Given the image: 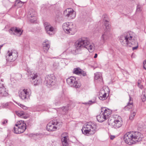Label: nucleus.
<instances>
[{"instance_id": "obj_21", "label": "nucleus", "mask_w": 146, "mask_h": 146, "mask_svg": "<svg viewBox=\"0 0 146 146\" xmlns=\"http://www.w3.org/2000/svg\"><path fill=\"white\" fill-rule=\"evenodd\" d=\"M73 72L74 74L80 76H84L86 75V72L81 69L79 68H74L73 70Z\"/></svg>"}, {"instance_id": "obj_6", "label": "nucleus", "mask_w": 146, "mask_h": 146, "mask_svg": "<svg viewBox=\"0 0 146 146\" xmlns=\"http://www.w3.org/2000/svg\"><path fill=\"white\" fill-rule=\"evenodd\" d=\"M108 123L111 127L116 129L122 126V120L120 116L116 115L115 118L109 119L108 120Z\"/></svg>"}, {"instance_id": "obj_23", "label": "nucleus", "mask_w": 146, "mask_h": 146, "mask_svg": "<svg viewBox=\"0 0 146 146\" xmlns=\"http://www.w3.org/2000/svg\"><path fill=\"white\" fill-rule=\"evenodd\" d=\"M129 101L127 104V105L125 106L124 108V109L125 110H129L130 109L132 108L133 106V102L132 99L130 96H129Z\"/></svg>"}, {"instance_id": "obj_25", "label": "nucleus", "mask_w": 146, "mask_h": 146, "mask_svg": "<svg viewBox=\"0 0 146 146\" xmlns=\"http://www.w3.org/2000/svg\"><path fill=\"white\" fill-rule=\"evenodd\" d=\"M106 94L103 90H101L99 93V98L101 100H104L106 98Z\"/></svg>"}, {"instance_id": "obj_20", "label": "nucleus", "mask_w": 146, "mask_h": 146, "mask_svg": "<svg viewBox=\"0 0 146 146\" xmlns=\"http://www.w3.org/2000/svg\"><path fill=\"white\" fill-rule=\"evenodd\" d=\"M36 13L35 12H29L28 13V17L31 23L34 22L36 20Z\"/></svg>"}, {"instance_id": "obj_9", "label": "nucleus", "mask_w": 146, "mask_h": 146, "mask_svg": "<svg viewBox=\"0 0 146 146\" xmlns=\"http://www.w3.org/2000/svg\"><path fill=\"white\" fill-rule=\"evenodd\" d=\"M31 94V90L29 88L21 89L19 92V95L20 98L25 101L29 99Z\"/></svg>"}, {"instance_id": "obj_47", "label": "nucleus", "mask_w": 146, "mask_h": 146, "mask_svg": "<svg viewBox=\"0 0 146 146\" xmlns=\"http://www.w3.org/2000/svg\"><path fill=\"white\" fill-rule=\"evenodd\" d=\"M20 104H18V105H20Z\"/></svg>"}, {"instance_id": "obj_29", "label": "nucleus", "mask_w": 146, "mask_h": 146, "mask_svg": "<svg viewBox=\"0 0 146 146\" xmlns=\"http://www.w3.org/2000/svg\"><path fill=\"white\" fill-rule=\"evenodd\" d=\"M16 114L18 116L21 117L25 118L24 113L23 111H16Z\"/></svg>"}, {"instance_id": "obj_7", "label": "nucleus", "mask_w": 146, "mask_h": 146, "mask_svg": "<svg viewBox=\"0 0 146 146\" xmlns=\"http://www.w3.org/2000/svg\"><path fill=\"white\" fill-rule=\"evenodd\" d=\"M63 29L67 34L73 35L76 31L75 25L72 23L67 22L64 23L62 25Z\"/></svg>"}, {"instance_id": "obj_5", "label": "nucleus", "mask_w": 146, "mask_h": 146, "mask_svg": "<svg viewBox=\"0 0 146 146\" xmlns=\"http://www.w3.org/2000/svg\"><path fill=\"white\" fill-rule=\"evenodd\" d=\"M106 16H107L105 15H103V17H104V20L105 21L104 24L106 29L105 30V31L103 33L101 37V40L103 43H104L106 40L109 38L110 34L109 30L110 25L109 24L108 20L106 19Z\"/></svg>"}, {"instance_id": "obj_28", "label": "nucleus", "mask_w": 146, "mask_h": 146, "mask_svg": "<svg viewBox=\"0 0 146 146\" xmlns=\"http://www.w3.org/2000/svg\"><path fill=\"white\" fill-rule=\"evenodd\" d=\"M94 79L95 80H98L100 79L99 80H102V74L100 72H96L95 74Z\"/></svg>"}, {"instance_id": "obj_44", "label": "nucleus", "mask_w": 146, "mask_h": 146, "mask_svg": "<svg viewBox=\"0 0 146 146\" xmlns=\"http://www.w3.org/2000/svg\"><path fill=\"white\" fill-rule=\"evenodd\" d=\"M3 44L2 45H0V47L1 48L2 47H3Z\"/></svg>"}, {"instance_id": "obj_34", "label": "nucleus", "mask_w": 146, "mask_h": 146, "mask_svg": "<svg viewBox=\"0 0 146 146\" xmlns=\"http://www.w3.org/2000/svg\"><path fill=\"white\" fill-rule=\"evenodd\" d=\"M141 10V6L139 5H137V7L136 11H139Z\"/></svg>"}, {"instance_id": "obj_46", "label": "nucleus", "mask_w": 146, "mask_h": 146, "mask_svg": "<svg viewBox=\"0 0 146 146\" xmlns=\"http://www.w3.org/2000/svg\"><path fill=\"white\" fill-rule=\"evenodd\" d=\"M64 59L65 60H66V59Z\"/></svg>"}, {"instance_id": "obj_42", "label": "nucleus", "mask_w": 146, "mask_h": 146, "mask_svg": "<svg viewBox=\"0 0 146 146\" xmlns=\"http://www.w3.org/2000/svg\"><path fill=\"white\" fill-rule=\"evenodd\" d=\"M115 136L113 135H111L110 136V138L111 139L113 140L114 139V138H115Z\"/></svg>"}, {"instance_id": "obj_30", "label": "nucleus", "mask_w": 146, "mask_h": 146, "mask_svg": "<svg viewBox=\"0 0 146 146\" xmlns=\"http://www.w3.org/2000/svg\"><path fill=\"white\" fill-rule=\"evenodd\" d=\"M137 111L135 110V111H132L129 116V119L131 120L133 119Z\"/></svg>"}, {"instance_id": "obj_4", "label": "nucleus", "mask_w": 146, "mask_h": 146, "mask_svg": "<svg viewBox=\"0 0 146 146\" xmlns=\"http://www.w3.org/2000/svg\"><path fill=\"white\" fill-rule=\"evenodd\" d=\"M97 125L95 123L89 122L84 125L82 131L83 134L88 135L94 134L97 129Z\"/></svg>"}, {"instance_id": "obj_3", "label": "nucleus", "mask_w": 146, "mask_h": 146, "mask_svg": "<svg viewBox=\"0 0 146 146\" xmlns=\"http://www.w3.org/2000/svg\"><path fill=\"white\" fill-rule=\"evenodd\" d=\"M143 137V135L139 132L131 131L125 134L123 139L126 143L130 145L141 141Z\"/></svg>"}, {"instance_id": "obj_41", "label": "nucleus", "mask_w": 146, "mask_h": 146, "mask_svg": "<svg viewBox=\"0 0 146 146\" xmlns=\"http://www.w3.org/2000/svg\"><path fill=\"white\" fill-rule=\"evenodd\" d=\"M3 106H4V107H6V106H8L9 105V103H5V104H3Z\"/></svg>"}, {"instance_id": "obj_16", "label": "nucleus", "mask_w": 146, "mask_h": 146, "mask_svg": "<svg viewBox=\"0 0 146 146\" xmlns=\"http://www.w3.org/2000/svg\"><path fill=\"white\" fill-rule=\"evenodd\" d=\"M9 33L12 35H15L19 36L21 35L23 31L19 28L16 27H11L9 30Z\"/></svg>"}, {"instance_id": "obj_11", "label": "nucleus", "mask_w": 146, "mask_h": 146, "mask_svg": "<svg viewBox=\"0 0 146 146\" xmlns=\"http://www.w3.org/2000/svg\"><path fill=\"white\" fill-rule=\"evenodd\" d=\"M18 56V53L17 50H12L11 51H8L6 56L7 61L10 62L15 60Z\"/></svg>"}, {"instance_id": "obj_38", "label": "nucleus", "mask_w": 146, "mask_h": 146, "mask_svg": "<svg viewBox=\"0 0 146 146\" xmlns=\"http://www.w3.org/2000/svg\"><path fill=\"white\" fill-rule=\"evenodd\" d=\"M143 67L146 70V60L143 62Z\"/></svg>"}, {"instance_id": "obj_36", "label": "nucleus", "mask_w": 146, "mask_h": 146, "mask_svg": "<svg viewBox=\"0 0 146 146\" xmlns=\"http://www.w3.org/2000/svg\"><path fill=\"white\" fill-rule=\"evenodd\" d=\"M8 121V120H7L5 119L3 121L1 122V124L3 125H6Z\"/></svg>"}, {"instance_id": "obj_31", "label": "nucleus", "mask_w": 146, "mask_h": 146, "mask_svg": "<svg viewBox=\"0 0 146 146\" xmlns=\"http://www.w3.org/2000/svg\"><path fill=\"white\" fill-rule=\"evenodd\" d=\"M68 106H63L61 108L63 114H65L67 112L68 110Z\"/></svg>"}, {"instance_id": "obj_17", "label": "nucleus", "mask_w": 146, "mask_h": 146, "mask_svg": "<svg viewBox=\"0 0 146 146\" xmlns=\"http://www.w3.org/2000/svg\"><path fill=\"white\" fill-rule=\"evenodd\" d=\"M65 98L64 94L63 92H61L58 94V96L56 98L54 103L56 105H59Z\"/></svg>"}, {"instance_id": "obj_22", "label": "nucleus", "mask_w": 146, "mask_h": 146, "mask_svg": "<svg viewBox=\"0 0 146 146\" xmlns=\"http://www.w3.org/2000/svg\"><path fill=\"white\" fill-rule=\"evenodd\" d=\"M50 42L47 40H45L42 43V46L44 51L46 53L50 48Z\"/></svg>"}, {"instance_id": "obj_35", "label": "nucleus", "mask_w": 146, "mask_h": 146, "mask_svg": "<svg viewBox=\"0 0 146 146\" xmlns=\"http://www.w3.org/2000/svg\"><path fill=\"white\" fill-rule=\"evenodd\" d=\"M141 99L142 101L143 102H144L146 100V96L142 95V96H141Z\"/></svg>"}, {"instance_id": "obj_1", "label": "nucleus", "mask_w": 146, "mask_h": 146, "mask_svg": "<svg viewBox=\"0 0 146 146\" xmlns=\"http://www.w3.org/2000/svg\"><path fill=\"white\" fill-rule=\"evenodd\" d=\"M135 34L131 31L126 32L121 35L119 37V40L121 44L123 46H132V50L137 49L138 46V42L135 38Z\"/></svg>"}, {"instance_id": "obj_10", "label": "nucleus", "mask_w": 146, "mask_h": 146, "mask_svg": "<svg viewBox=\"0 0 146 146\" xmlns=\"http://www.w3.org/2000/svg\"><path fill=\"white\" fill-rule=\"evenodd\" d=\"M26 129V124L24 121H22L17 122L14 128V133L16 134L23 133Z\"/></svg>"}, {"instance_id": "obj_8", "label": "nucleus", "mask_w": 146, "mask_h": 146, "mask_svg": "<svg viewBox=\"0 0 146 146\" xmlns=\"http://www.w3.org/2000/svg\"><path fill=\"white\" fill-rule=\"evenodd\" d=\"M62 123L56 119H54L50 121L47 125L46 128L48 131H55L58 128H59Z\"/></svg>"}, {"instance_id": "obj_15", "label": "nucleus", "mask_w": 146, "mask_h": 146, "mask_svg": "<svg viewBox=\"0 0 146 146\" xmlns=\"http://www.w3.org/2000/svg\"><path fill=\"white\" fill-rule=\"evenodd\" d=\"M64 15L70 19H74L76 16L75 12L72 9L68 8L65 10L64 12Z\"/></svg>"}, {"instance_id": "obj_19", "label": "nucleus", "mask_w": 146, "mask_h": 146, "mask_svg": "<svg viewBox=\"0 0 146 146\" xmlns=\"http://www.w3.org/2000/svg\"><path fill=\"white\" fill-rule=\"evenodd\" d=\"M8 90L3 84H0V94L2 96H7L8 95Z\"/></svg>"}, {"instance_id": "obj_40", "label": "nucleus", "mask_w": 146, "mask_h": 146, "mask_svg": "<svg viewBox=\"0 0 146 146\" xmlns=\"http://www.w3.org/2000/svg\"><path fill=\"white\" fill-rule=\"evenodd\" d=\"M142 95L146 96V89H144L142 92Z\"/></svg>"}, {"instance_id": "obj_13", "label": "nucleus", "mask_w": 146, "mask_h": 146, "mask_svg": "<svg viewBox=\"0 0 146 146\" xmlns=\"http://www.w3.org/2000/svg\"><path fill=\"white\" fill-rule=\"evenodd\" d=\"M55 79V77L53 74L48 75L45 77L44 82L47 86L50 87L54 85Z\"/></svg>"}, {"instance_id": "obj_37", "label": "nucleus", "mask_w": 146, "mask_h": 146, "mask_svg": "<svg viewBox=\"0 0 146 146\" xmlns=\"http://www.w3.org/2000/svg\"><path fill=\"white\" fill-rule=\"evenodd\" d=\"M94 102H92V101L90 100L88 102H86V103H83V104H85V105H90L92 103H94Z\"/></svg>"}, {"instance_id": "obj_24", "label": "nucleus", "mask_w": 146, "mask_h": 146, "mask_svg": "<svg viewBox=\"0 0 146 146\" xmlns=\"http://www.w3.org/2000/svg\"><path fill=\"white\" fill-rule=\"evenodd\" d=\"M64 133L62 135V138L61 139V141L63 146H68V144L67 141L68 137V136H63L64 135Z\"/></svg>"}, {"instance_id": "obj_33", "label": "nucleus", "mask_w": 146, "mask_h": 146, "mask_svg": "<svg viewBox=\"0 0 146 146\" xmlns=\"http://www.w3.org/2000/svg\"><path fill=\"white\" fill-rule=\"evenodd\" d=\"M15 1L16 3H15V5H17V4H19L20 5V7L22 6L24 3V2H22L20 0H16Z\"/></svg>"}, {"instance_id": "obj_14", "label": "nucleus", "mask_w": 146, "mask_h": 146, "mask_svg": "<svg viewBox=\"0 0 146 146\" xmlns=\"http://www.w3.org/2000/svg\"><path fill=\"white\" fill-rule=\"evenodd\" d=\"M44 25L47 34L52 35L55 33L56 29L52 26L49 23L45 22L44 23Z\"/></svg>"}, {"instance_id": "obj_43", "label": "nucleus", "mask_w": 146, "mask_h": 146, "mask_svg": "<svg viewBox=\"0 0 146 146\" xmlns=\"http://www.w3.org/2000/svg\"><path fill=\"white\" fill-rule=\"evenodd\" d=\"M97 56H98V54H95V55L94 56V58H96L97 57Z\"/></svg>"}, {"instance_id": "obj_45", "label": "nucleus", "mask_w": 146, "mask_h": 146, "mask_svg": "<svg viewBox=\"0 0 146 146\" xmlns=\"http://www.w3.org/2000/svg\"><path fill=\"white\" fill-rule=\"evenodd\" d=\"M3 79H1V81H2V82H3Z\"/></svg>"}, {"instance_id": "obj_39", "label": "nucleus", "mask_w": 146, "mask_h": 146, "mask_svg": "<svg viewBox=\"0 0 146 146\" xmlns=\"http://www.w3.org/2000/svg\"><path fill=\"white\" fill-rule=\"evenodd\" d=\"M20 106L24 110H26L27 109V107L25 106H23V105L20 104Z\"/></svg>"}, {"instance_id": "obj_12", "label": "nucleus", "mask_w": 146, "mask_h": 146, "mask_svg": "<svg viewBox=\"0 0 146 146\" xmlns=\"http://www.w3.org/2000/svg\"><path fill=\"white\" fill-rule=\"evenodd\" d=\"M67 83L70 86L78 88L81 86V84L78 81H77L75 77L71 76L66 79Z\"/></svg>"}, {"instance_id": "obj_18", "label": "nucleus", "mask_w": 146, "mask_h": 146, "mask_svg": "<svg viewBox=\"0 0 146 146\" xmlns=\"http://www.w3.org/2000/svg\"><path fill=\"white\" fill-rule=\"evenodd\" d=\"M101 112L107 119L109 118L110 115L112 113V111L111 110L105 107L101 108Z\"/></svg>"}, {"instance_id": "obj_32", "label": "nucleus", "mask_w": 146, "mask_h": 146, "mask_svg": "<svg viewBox=\"0 0 146 146\" xmlns=\"http://www.w3.org/2000/svg\"><path fill=\"white\" fill-rule=\"evenodd\" d=\"M59 66V63L58 61H55L53 64V67L54 69H58Z\"/></svg>"}, {"instance_id": "obj_26", "label": "nucleus", "mask_w": 146, "mask_h": 146, "mask_svg": "<svg viewBox=\"0 0 146 146\" xmlns=\"http://www.w3.org/2000/svg\"><path fill=\"white\" fill-rule=\"evenodd\" d=\"M96 118L98 121L100 122H103L107 119L101 112L100 114L97 116Z\"/></svg>"}, {"instance_id": "obj_27", "label": "nucleus", "mask_w": 146, "mask_h": 146, "mask_svg": "<svg viewBox=\"0 0 146 146\" xmlns=\"http://www.w3.org/2000/svg\"><path fill=\"white\" fill-rule=\"evenodd\" d=\"M37 76L38 75L36 73L34 74V75L31 76V78H32L33 82L34 83L35 85L38 84L40 83V81L37 79Z\"/></svg>"}, {"instance_id": "obj_2", "label": "nucleus", "mask_w": 146, "mask_h": 146, "mask_svg": "<svg viewBox=\"0 0 146 146\" xmlns=\"http://www.w3.org/2000/svg\"><path fill=\"white\" fill-rule=\"evenodd\" d=\"M75 52L77 53L78 51L84 48L87 49L89 52H91L94 51V44L90 43L89 39L85 37L78 39L75 43Z\"/></svg>"}]
</instances>
